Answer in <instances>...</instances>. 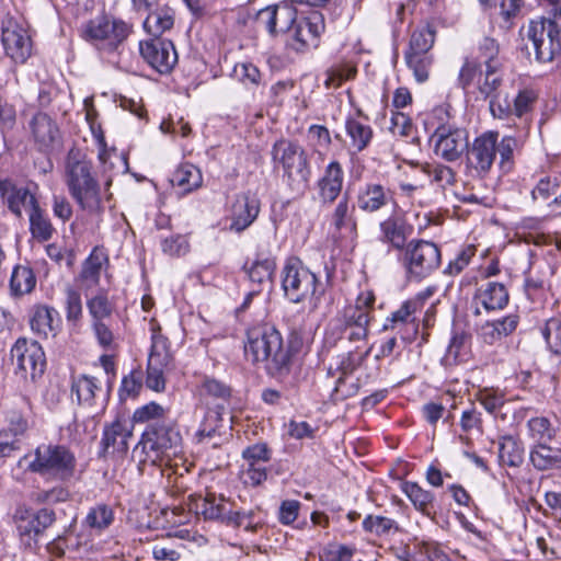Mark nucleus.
Instances as JSON below:
<instances>
[{"label": "nucleus", "instance_id": "obj_1", "mask_svg": "<svg viewBox=\"0 0 561 561\" xmlns=\"http://www.w3.org/2000/svg\"><path fill=\"white\" fill-rule=\"evenodd\" d=\"M244 355L253 364L265 363L272 376L289 373L291 355L282 334L273 327L259 325L248 330Z\"/></svg>", "mask_w": 561, "mask_h": 561}, {"label": "nucleus", "instance_id": "obj_2", "mask_svg": "<svg viewBox=\"0 0 561 561\" xmlns=\"http://www.w3.org/2000/svg\"><path fill=\"white\" fill-rule=\"evenodd\" d=\"M65 183L77 205L89 215L104 210V194L92 174L91 163L80 151L71 150L65 163Z\"/></svg>", "mask_w": 561, "mask_h": 561}, {"label": "nucleus", "instance_id": "obj_3", "mask_svg": "<svg viewBox=\"0 0 561 561\" xmlns=\"http://www.w3.org/2000/svg\"><path fill=\"white\" fill-rule=\"evenodd\" d=\"M182 440L178 423L174 420L163 421L161 424L146 426L135 450L140 448L145 454L141 459L144 462H160L161 466L169 467L167 476L170 478L171 472L178 473L176 470H172L171 461L182 454Z\"/></svg>", "mask_w": 561, "mask_h": 561}, {"label": "nucleus", "instance_id": "obj_4", "mask_svg": "<svg viewBox=\"0 0 561 561\" xmlns=\"http://www.w3.org/2000/svg\"><path fill=\"white\" fill-rule=\"evenodd\" d=\"M374 302L373 291H362L357 296L355 305L345 307L341 317L330 323L325 332V342L334 345L339 340H346L351 343L365 341L370 322L369 308Z\"/></svg>", "mask_w": 561, "mask_h": 561}, {"label": "nucleus", "instance_id": "obj_5", "mask_svg": "<svg viewBox=\"0 0 561 561\" xmlns=\"http://www.w3.org/2000/svg\"><path fill=\"white\" fill-rule=\"evenodd\" d=\"M276 169H282L283 178L293 192L302 193L308 186L311 170L305 149L289 139L277 140L272 148Z\"/></svg>", "mask_w": 561, "mask_h": 561}, {"label": "nucleus", "instance_id": "obj_6", "mask_svg": "<svg viewBox=\"0 0 561 561\" xmlns=\"http://www.w3.org/2000/svg\"><path fill=\"white\" fill-rule=\"evenodd\" d=\"M19 465L31 472L64 480L72 476L76 458L65 446L42 444L34 454L22 457Z\"/></svg>", "mask_w": 561, "mask_h": 561}, {"label": "nucleus", "instance_id": "obj_7", "mask_svg": "<svg viewBox=\"0 0 561 561\" xmlns=\"http://www.w3.org/2000/svg\"><path fill=\"white\" fill-rule=\"evenodd\" d=\"M282 288L286 298L294 304L309 300L312 310L318 307L323 294L317 275L296 257L287 260L283 267Z\"/></svg>", "mask_w": 561, "mask_h": 561}, {"label": "nucleus", "instance_id": "obj_8", "mask_svg": "<svg viewBox=\"0 0 561 561\" xmlns=\"http://www.w3.org/2000/svg\"><path fill=\"white\" fill-rule=\"evenodd\" d=\"M405 277L410 282H422L432 275L442 263L438 245L423 239H412L399 255Z\"/></svg>", "mask_w": 561, "mask_h": 561}, {"label": "nucleus", "instance_id": "obj_9", "mask_svg": "<svg viewBox=\"0 0 561 561\" xmlns=\"http://www.w3.org/2000/svg\"><path fill=\"white\" fill-rule=\"evenodd\" d=\"M129 26L122 20L98 15L79 28L80 37L103 54L117 51L129 35Z\"/></svg>", "mask_w": 561, "mask_h": 561}, {"label": "nucleus", "instance_id": "obj_10", "mask_svg": "<svg viewBox=\"0 0 561 561\" xmlns=\"http://www.w3.org/2000/svg\"><path fill=\"white\" fill-rule=\"evenodd\" d=\"M527 38L533 43L536 59L549 62L561 54V5L550 9L548 15L530 21Z\"/></svg>", "mask_w": 561, "mask_h": 561}, {"label": "nucleus", "instance_id": "obj_11", "mask_svg": "<svg viewBox=\"0 0 561 561\" xmlns=\"http://www.w3.org/2000/svg\"><path fill=\"white\" fill-rule=\"evenodd\" d=\"M446 115L444 108H435L432 113L426 115L424 126L427 131L433 129L432 141H434V151L436 156L442 159L453 162L458 160L465 150L468 149V133L463 128L456 127L449 124L439 123L435 126L433 122Z\"/></svg>", "mask_w": 561, "mask_h": 561}, {"label": "nucleus", "instance_id": "obj_12", "mask_svg": "<svg viewBox=\"0 0 561 561\" xmlns=\"http://www.w3.org/2000/svg\"><path fill=\"white\" fill-rule=\"evenodd\" d=\"M11 358L15 366V375L24 380L34 381L45 370V353L36 341L19 339L11 348Z\"/></svg>", "mask_w": 561, "mask_h": 561}, {"label": "nucleus", "instance_id": "obj_13", "mask_svg": "<svg viewBox=\"0 0 561 561\" xmlns=\"http://www.w3.org/2000/svg\"><path fill=\"white\" fill-rule=\"evenodd\" d=\"M497 138V133L485 131L468 145L466 168L469 174L483 179L490 173L496 158Z\"/></svg>", "mask_w": 561, "mask_h": 561}, {"label": "nucleus", "instance_id": "obj_14", "mask_svg": "<svg viewBox=\"0 0 561 561\" xmlns=\"http://www.w3.org/2000/svg\"><path fill=\"white\" fill-rule=\"evenodd\" d=\"M501 65L490 64L485 67L483 80L479 81V93L490 100L489 107L495 118H510L511 101L500 90L502 84Z\"/></svg>", "mask_w": 561, "mask_h": 561}, {"label": "nucleus", "instance_id": "obj_15", "mask_svg": "<svg viewBox=\"0 0 561 561\" xmlns=\"http://www.w3.org/2000/svg\"><path fill=\"white\" fill-rule=\"evenodd\" d=\"M142 59L158 73L168 75L178 64V53L169 39L152 38L139 43Z\"/></svg>", "mask_w": 561, "mask_h": 561}, {"label": "nucleus", "instance_id": "obj_16", "mask_svg": "<svg viewBox=\"0 0 561 561\" xmlns=\"http://www.w3.org/2000/svg\"><path fill=\"white\" fill-rule=\"evenodd\" d=\"M1 42L4 51L16 64H24L31 57L33 43L28 31L14 21L2 27Z\"/></svg>", "mask_w": 561, "mask_h": 561}, {"label": "nucleus", "instance_id": "obj_17", "mask_svg": "<svg viewBox=\"0 0 561 561\" xmlns=\"http://www.w3.org/2000/svg\"><path fill=\"white\" fill-rule=\"evenodd\" d=\"M133 437V426L125 419H115L103 428L100 442V456H123L128 450L129 440Z\"/></svg>", "mask_w": 561, "mask_h": 561}, {"label": "nucleus", "instance_id": "obj_18", "mask_svg": "<svg viewBox=\"0 0 561 561\" xmlns=\"http://www.w3.org/2000/svg\"><path fill=\"white\" fill-rule=\"evenodd\" d=\"M324 31L323 15L311 10L307 16L298 20L289 33L291 47L297 50L316 47L320 34Z\"/></svg>", "mask_w": 561, "mask_h": 561}, {"label": "nucleus", "instance_id": "obj_19", "mask_svg": "<svg viewBox=\"0 0 561 561\" xmlns=\"http://www.w3.org/2000/svg\"><path fill=\"white\" fill-rule=\"evenodd\" d=\"M370 348L364 353L347 352L336 357L334 369L340 374L336 380V385L332 392V398L335 401L345 400L358 391V386L352 383L346 387L344 378L353 374L358 368L363 360L369 355Z\"/></svg>", "mask_w": 561, "mask_h": 561}, {"label": "nucleus", "instance_id": "obj_20", "mask_svg": "<svg viewBox=\"0 0 561 561\" xmlns=\"http://www.w3.org/2000/svg\"><path fill=\"white\" fill-rule=\"evenodd\" d=\"M191 510L196 515H202L208 520H227L228 523L241 524V517L243 514L240 512H233L228 510L226 506L225 499L222 496L217 497L213 493H207L205 496L198 495L191 500Z\"/></svg>", "mask_w": 561, "mask_h": 561}, {"label": "nucleus", "instance_id": "obj_21", "mask_svg": "<svg viewBox=\"0 0 561 561\" xmlns=\"http://www.w3.org/2000/svg\"><path fill=\"white\" fill-rule=\"evenodd\" d=\"M305 12L297 8L293 2L276 7H267L260 11L259 19L264 21L265 27L270 34L290 33L297 22L298 14Z\"/></svg>", "mask_w": 561, "mask_h": 561}, {"label": "nucleus", "instance_id": "obj_22", "mask_svg": "<svg viewBox=\"0 0 561 561\" xmlns=\"http://www.w3.org/2000/svg\"><path fill=\"white\" fill-rule=\"evenodd\" d=\"M510 300L506 287L502 283L486 282L480 285L473 295V314L480 316L481 308L485 311H497L504 309Z\"/></svg>", "mask_w": 561, "mask_h": 561}, {"label": "nucleus", "instance_id": "obj_23", "mask_svg": "<svg viewBox=\"0 0 561 561\" xmlns=\"http://www.w3.org/2000/svg\"><path fill=\"white\" fill-rule=\"evenodd\" d=\"M0 198L16 217H22V209H33L38 202L28 187L18 186L9 179L0 180Z\"/></svg>", "mask_w": 561, "mask_h": 561}, {"label": "nucleus", "instance_id": "obj_24", "mask_svg": "<svg viewBox=\"0 0 561 561\" xmlns=\"http://www.w3.org/2000/svg\"><path fill=\"white\" fill-rule=\"evenodd\" d=\"M417 311V302L404 301L401 307L393 311L383 323L382 330H394L402 340L409 341L417 333L419 324L414 317Z\"/></svg>", "mask_w": 561, "mask_h": 561}, {"label": "nucleus", "instance_id": "obj_25", "mask_svg": "<svg viewBox=\"0 0 561 561\" xmlns=\"http://www.w3.org/2000/svg\"><path fill=\"white\" fill-rule=\"evenodd\" d=\"M379 240L401 252L408 244L413 228L397 216H389L379 222Z\"/></svg>", "mask_w": 561, "mask_h": 561}, {"label": "nucleus", "instance_id": "obj_26", "mask_svg": "<svg viewBox=\"0 0 561 561\" xmlns=\"http://www.w3.org/2000/svg\"><path fill=\"white\" fill-rule=\"evenodd\" d=\"M260 213V203L256 198L242 195L232 205L230 224L228 229L234 232H242L250 227Z\"/></svg>", "mask_w": 561, "mask_h": 561}, {"label": "nucleus", "instance_id": "obj_27", "mask_svg": "<svg viewBox=\"0 0 561 561\" xmlns=\"http://www.w3.org/2000/svg\"><path fill=\"white\" fill-rule=\"evenodd\" d=\"M391 199L390 191L380 183H366L359 187L356 196L358 208L368 214L377 213Z\"/></svg>", "mask_w": 561, "mask_h": 561}, {"label": "nucleus", "instance_id": "obj_28", "mask_svg": "<svg viewBox=\"0 0 561 561\" xmlns=\"http://www.w3.org/2000/svg\"><path fill=\"white\" fill-rule=\"evenodd\" d=\"M344 172L337 161L330 162L318 181L319 196L323 204L333 203L342 192Z\"/></svg>", "mask_w": 561, "mask_h": 561}, {"label": "nucleus", "instance_id": "obj_29", "mask_svg": "<svg viewBox=\"0 0 561 561\" xmlns=\"http://www.w3.org/2000/svg\"><path fill=\"white\" fill-rule=\"evenodd\" d=\"M355 207V204L352 203L347 194H344L337 201L328 216L330 228L333 229L334 234L340 233L343 229H348L352 234H356L357 222L354 216Z\"/></svg>", "mask_w": 561, "mask_h": 561}, {"label": "nucleus", "instance_id": "obj_30", "mask_svg": "<svg viewBox=\"0 0 561 561\" xmlns=\"http://www.w3.org/2000/svg\"><path fill=\"white\" fill-rule=\"evenodd\" d=\"M34 141L41 150L53 148L59 140V129L45 113H37L30 123Z\"/></svg>", "mask_w": 561, "mask_h": 561}, {"label": "nucleus", "instance_id": "obj_31", "mask_svg": "<svg viewBox=\"0 0 561 561\" xmlns=\"http://www.w3.org/2000/svg\"><path fill=\"white\" fill-rule=\"evenodd\" d=\"M400 488L416 511L427 517H432L435 514V495L433 492L423 489L413 481H402Z\"/></svg>", "mask_w": 561, "mask_h": 561}, {"label": "nucleus", "instance_id": "obj_32", "mask_svg": "<svg viewBox=\"0 0 561 561\" xmlns=\"http://www.w3.org/2000/svg\"><path fill=\"white\" fill-rule=\"evenodd\" d=\"M170 182L179 188L180 194H188L202 186L203 175L201 170L192 163H183L172 173Z\"/></svg>", "mask_w": 561, "mask_h": 561}, {"label": "nucleus", "instance_id": "obj_33", "mask_svg": "<svg viewBox=\"0 0 561 561\" xmlns=\"http://www.w3.org/2000/svg\"><path fill=\"white\" fill-rule=\"evenodd\" d=\"M106 254L99 249H94L82 264L79 279L85 288L94 287L100 282L103 266L107 263Z\"/></svg>", "mask_w": 561, "mask_h": 561}, {"label": "nucleus", "instance_id": "obj_34", "mask_svg": "<svg viewBox=\"0 0 561 561\" xmlns=\"http://www.w3.org/2000/svg\"><path fill=\"white\" fill-rule=\"evenodd\" d=\"M71 391L77 394L79 404L92 407L96 403L102 387L95 377L80 375L72 379Z\"/></svg>", "mask_w": 561, "mask_h": 561}, {"label": "nucleus", "instance_id": "obj_35", "mask_svg": "<svg viewBox=\"0 0 561 561\" xmlns=\"http://www.w3.org/2000/svg\"><path fill=\"white\" fill-rule=\"evenodd\" d=\"M148 15L144 21L145 30L154 36L160 38V35L171 30L174 24V11L169 7L153 8L147 12Z\"/></svg>", "mask_w": 561, "mask_h": 561}, {"label": "nucleus", "instance_id": "obj_36", "mask_svg": "<svg viewBox=\"0 0 561 561\" xmlns=\"http://www.w3.org/2000/svg\"><path fill=\"white\" fill-rule=\"evenodd\" d=\"M55 319H58L55 308L45 305L35 306L30 319L31 329L37 335L47 337L49 334H55Z\"/></svg>", "mask_w": 561, "mask_h": 561}, {"label": "nucleus", "instance_id": "obj_37", "mask_svg": "<svg viewBox=\"0 0 561 561\" xmlns=\"http://www.w3.org/2000/svg\"><path fill=\"white\" fill-rule=\"evenodd\" d=\"M99 161L102 172L106 175L105 191L112 184V175L116 173H125L128 170L127 159L123 153L117 152L115 149H106L102 147L99 152Z\"/></svg>", "mask_w": 561, "mask_h": 561}, {"label": "nucleus", "instance_id": "obj_38", "mask_svg": "<svg viewBox=\"0 0 561 561\" xmlns=\"http://www.w3.org/2000/svg\"><path fill=\"white\" fill-rule=\"evenodd\" d=\"M525 448L523 443L511 435L500 438L499 459L500 463L508 467H519L524 461Z\"/></svg>", "mask_w": 561, "mask_h": 561}, {"label": "nucleus", "instance_id": "obj_39", "mask_svg": "<svg viewBox=\"0 0 561 561\" xmlns=\"http://www.w3.org/2000/svg\"><path fill=\"white\" fill-rule=\"evenodd\" d=\"M55 520V513L48 508H42L26 517H22L19 523V530L22 535L37 536L49 527Z\"/></svg>", "mask_w": 561, "mask_h": 561}, {"label": "nucleus", "instance_id": "obj_40", "mask_svg": "<svg viewBox=\"0 0 561 561\" xmlns=\"http://www.w3.org/2000/svg\"><path fill=\"white\" fill-rule=\"evenodd\" d=\"M151 350L148 362L172 367L173 355L168 337L161 334L159 325H151Z\"/></svg>", "mask_w": 561, "mask_h": 561}, {"label": "nucleus", "instance_id": "obj_41", "mask_svg": "<svg viewBox=\"0 0 561 561\" xmlns=\"http://www.w3.org/2000/svg\"><path fill=\"white\" fill-rule=\"evenodd\" d=\"M345 131L351 139V147L360 152L368 147L373 139L371 127L356 117H347Z\"/></svg>", "mask_w": 561, "mask_h": 561}, {"label": "nucleus", "instance_id": "obj_42", "mask_svg": "<svg viewBox=\"0 0 561 561\" xmlns=\"http://www.w3.org/2000/svg\"><path fill=\"white\" fill-rule=\"evenodd\" d=\"M471 335L463 330H455L448 344L445 362L458 364L467 360L470 350Z\"/></svg>", "mask_w": 561, "mask_h": 561}, {"label": "nucleus", "instance_id": "obj_43", "mask_svg": "<svg viewBox=\"0 0 561 561\" xmlns=\"http://www.w3.org/2000/svg\"><path fill=\"white\" fill-rule=\"evenodd\" d=\"M36 285L33 270L27 265H16L10 278V291L12 296L20 297L30 294Z\"/></svg>", "mask_w": 561, "mask_h": 561}, {"label": "nucleus", "instance_id": "obj_44", "mask_svg": "<svg viewBox=\"0 0 561 561\" xmlns=\"http://www.w3.org/2000/svg\"><path fill=\"white\" fill-rule=\"evenodd\" d=\"M169 420H171L169 417V408L154 401L137 408L133 414V422L136 424L154 425Z\"/></svg>", "mask_w": 561, "mask_h": 561}, {"label": "nucleus", "instance_id": "obj_45", "mask_svg": "<svg viewBox=\"0 0 561 561\" xmlns=\"http://www.w3.org/2000/svg\"><path fill=\"white\" fill-rule=\"evenodd\" d=\"M436 30L426 24L417 27L411 35L409 47L404 54H431L430 50L434 46Z\"/></svg>", "mask_w": 561, "mask_h": 561}, {"label": "nucleus", "instance_id": "obj_46", "mask_svg": "<svg viewBox=\"0 0 561 561\" xmlns=\"http://www.w3.org/2000/svg\"><path fill=\"white\" fill-rule=\"evenodd\" d=\"M404 61L417 83H424L430 79L434 65L433 54H404Z\"/></svg>", "mask_w": 561, "mask_h": 561}, {"label": "nucleus", "instance_id": "obj_47", "mask_svg": "<svg viewBox=\"0 0 561 561\" xmlns=\"http://www.w3.org/2000/svg\"><path fill=\"white\" fill-rule=\"evenodd\" d=\"M28 220L30 231L33 238L38 241H47L53 237L55 229L48 216L41 209L39 205L31 209Z\"/></svg>", "mask_w": 561, "mask_h": 561}, {"label": "nucleus", "instance_id": "obj_48", "mask_svg": "<svg viewBox=\"0 0 561 561\" xmlns=\"http://www.w3.org/2000/svg\"><path fill=\"white\" fill-rule=\"evenodd\" d=\"M114 522V512L111 506L100 503L91 507L84 518V524L90 529L102 533Z\"/></svg>", "mask_w": 561, "mask_h": 561}, {"label": "nucleus", "instance_id": "obj_49", "mask_svg": "<svg viewBox=\"0 0 561 561\" xmlns=\"http://www.w3.org/2000/svg\"><path fill=\"white\" fill-rule=\"evenodd\" d=\"M530 461L538 470H548L561 463V451L546 445L538 444L530 451Z\"/></svg>", "mask_w": 561, "mask_h": 561}, {"label": "nucleus", "instance_id": "obj_50", "mask_svg": "<svg viewBox=\"0 0 561 561\" xmlns=\"http://www.w3.org/2000/svg\"><path fill=\"white\" fill-rule=\"evenodd\" d=\"M276 263L273 257H257L248 270L249 279L259 286L272 282Z\"/></svg>", "mask_w": 561, "mask_h": 561}, {"label": "nucleus", "instance_id": "obj_51", "mask_svg": "<svg viewBox=\"0 0 561 561\" xmlns=\"http://www.w3.org/2000/svg\"><path fill=\"white\" fill-rule=\"evenodd\" d=\"M476 398L484 410L494 417H497L500 409L507 402L505 392L499 388L480 389Z\"/></svg>", "mask_w": 561, "mask_h": 561}, {"label": "nucleus", "instance_id": "obj_52", "mask_svg": "<svg viewBox=\"0 0 561 561\" xmlns=\"http://www.w3.org/2000/svg\"><path fill=\"white\" fill-rule=\"evenodd\" d=\"M225 410L208 408L204 419L195 434L198 442L205 438H211L216 435L222 423V412Z\"/></svg>", "mask_w": 561, "mask_h": 561}, {"label": "nucleus", "instance_id": "obj_53", "mask_svg": "<svg viewBox=\"0 0 561 561\" xmlns=\"http://www.w3.org/2000/svg\"><path fill=\"white\" fill-rule=\"evenodd\" d=\"M202 392L219 401L214 409L226 410L231 396V390L228 386L219 380L205 378L202 383Z\"/></svg>", "mask_w": 561, "mask_h": 561}, {"label": "nucleus", "instance_id": "obj_54", "mask_svg": "<svg viewBox=\"0 0 561 561\" xmlns=\"http://www.w3.org/2000/svg\"><path fill=\"white\" fill-rule=\"evenodd\" d=\"M87 307L93 321H104L114 309V305L108 300L105 291H100L87 300Z\"/></svg>", "mask_w": 561, "mask_h": 561}, {"label": "nucleus", "instance_id": "obj_55", "mask_svg": "<svg viewBox=\"0 0 561 561\" xmlns=\"http://www.w3.org/2000/svg\"><path fill=\"white\" fill-rule=\"evenodd\" d=\"M231 76L247 88L257 87L262 79L259 68L252 62L237 64Z\"/></svg>", "mask_w": 561, "mask_h": 561}, {"label": "nucleus", "instance_id": "obj_56", "mask_svg": "<svg viewBox=\"0 0 561 561\" xmlns=\"http://www.w3.org/2000/svg\"><path fill=\"white\" fill-rule=\"evenodd\" d=\"M530 436L538 444L547 443L556 436V428L550 421L543 416L533 417L527 423Z\"/></svg>", "mask_w": 561, "mask_h": 561}, {"label": "nucleus", "instance_id": "obj_57", "mask_svg": "<svg viewBox=\"0 0 561 561\" xmlns=\"http://www.w3.org/2000/svg\"><path fill=\"white\" fill-rule=\"evenodd\" d=\"M356 75V68L350 64H336L325 72L324 85L328 89L337 88L344 81L351 80Z\"/></svg>", "mask_w": 561, "mask_h": 561}, {"label": "nucleus", "instance_id": "obj_58", "mask_svg": "<svg viewBox=\"0 0 561 561\" xmlns=\"http://www.w3.org/2000/svg\"><path fill=\"white\" fill-rule=\"evenodd\" d=\"M517 140L512 136H505L501 141L496 140V153L500 156L499 167L504 173L510 172L513 168Z\"/></svg>", "mask_w": 561, "mask_h": 561}, {"label": "nucleus", "instance_id": "obj_59", "mask_svg": "<svg viewBox=\"0 0 561 561\" xmlns=\"http://www.w3.org/2000/svg\"><path fill=\"white\" fill-rule=\"evenodd\" d=\"M538 99V94L531 89H524L515 96L513 104L511 103L510 117L515 115L523 117L528 114Z\"/></svg>", "mask_w": 561, "mask_h": 561}, {"label": "nucleus", "instance_id": "obj_60", "mask_svg": "<svg viewBox=\"0 0 561 561\" xmlns=\"http://www.w3.org/2000/svg\"><path fill=\"white\" fill-rule=\"evenodd\" d=\"M65 309L68 322L78 323L82 318V300L78 290L68 286L65 289Z\"/></svg>", "mask_w": 561, "mask_h": 561}, {"label": "nucleus", "instance_id": "obj_61", "mask_svg": "<svg viewBox=\"0 0 561 561\" xmlns=\"http://www.w3.org/2000/svg\"><path fill=\"white\" fill-rule=\"evenodd\" d=\"M240 477L245 485L257 486L267 478L266 465L244 461Z\"/></svg>", "mask_w": 561, "mask_h": 561}, {"label": "nucleus", "instance_id": "obj_62", "mask_svg": "<svg viewBox=\"0 0 561 561\" xmlns=\"http://www.w3.org/2000/svg\"><path fill=\"white\" fill-rule=\"evenodd\" d=\"M423 172L432 178V181L439 185L442 188L454 185L456 174L450 167L438 164L432 167L426 164L422 168Z\"/></svg>", "mask_w": 561, "mask_h": 561}, {"label": "nucleus", "instance_id": "obj_63", "mask_svg": "<svg viewBox=\"0 0 561 561\" xmlns=\"http://www.w3.org/2000/svg\"><path fill=\"white\" fill-rule=\"evenodd\" d=\"M543 339L553 354H561V321L551 318L542 330Z\"/></svg>", "mask_w": 561, "mask_h": 561}, {"label": "nucleus", "instance_id": "obj_64", "mask_svg": "<svg viewBox=\"0 0 561 561\" xmlns=\"http://www.w3.org/2000/svg\"><path fill=\"white\" fill-rule=\"evenodd\" d=\"M363 528L367 533L382 536L396 528V522L383 516L368 515L363 520Z\"/></svg>", "mask_w": 561, "mask_h": 561}]
</instances>
